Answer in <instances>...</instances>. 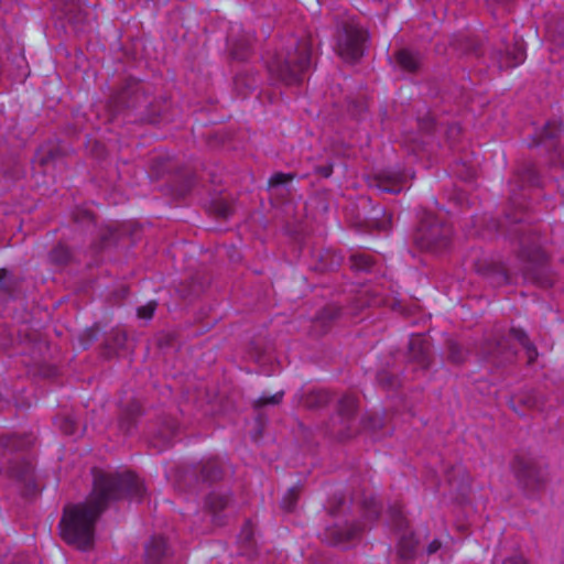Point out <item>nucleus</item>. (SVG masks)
Listing matches in <instances>:
<instances>
[{
  "mask_svg": "<svg viewBox=\"0 0 564 564\" xmlns=\"http://www.w3.org/2000/svg\"><path fill=\"white\" fill-rule=\"evenodd\" d=\"M93 490L85 502L64 508L59 522L62 539L80 551L94 545L95 524L109 503L122 498L140 501L143 482L133 473H105L93 469Z\"/></svg>",
  "mask_w": 564,
  "mask_h": 564,
  "instance_id": "obj_1",
  "label": "nucleus"
},
{
  "mask_svg": "<svg viewBox=\"0 0 564 564\" xmlns=\"http://www.w3.org/2000/svg\"><path fill=\"white\" fill-rule=\"evenodd\" d=\"M516 194L510 196V207L513 212H507L503 220L491 219L490 228L502 232L509 239H517L519 245L518 259L521 262L520 272L524 281L542 288L553 285V276L547 267V258L541 248L540 236L534 227L524 221L522 209Z\"/></svg>",
  "mask_w": 564,
  "mask_h": 564,
  "instance_id": "obj_2",
  "label": "nucleus"
},
{
  "mask_svg": "<svg viewBox=\"0 0 564 564\" xmlns=\"http://www.w3.org/2000/svg\"><path fill=\"white\" fill-rule=\"evenodd\" d=\"M108 106L112 115L134 111L137 120L149 123H156L167 108L166 100H149L148 87L132 77L110 97Z\"/></svg>",
  "mask_w": 564,
  "mask_h": 564,
  "instance_id": "obj_3",
  "label": "nucleus"
},
{
  "mask_svg": "<svg viewBox=\"0 0 564 564\" xmlns=\"http://www.w3.org/2000/svg\"><path fill=\"white\" fill-rule=\"evenodd\" d=\"M312 44L307 39L294 40L290 50L276 54L268 63L272 79L285 85H299L311 66Z\"/></svg>",
  "mask_w": 564,
  "mask_h": 564,
  "instance_id": "obj_4",
  "label": "nucleus"
},
{
  "mask_svg": "<svg viewBox=\"0 0 564 564\" xmlns=\"http://www.w3.org/2000/svg\"><path fill=\"white\" fill-rule=\"evenodd\" d=\"M452 235L453 229L448 223L426 213L419 223L414 242L422 250L438 253L448 248Z\"/></svg>",
  "mask_w": 564,
  "mask_h": 564,
  "instance_id": "obj_5",
  "label": "nucleus"
},
{
  "mask_svg": "<svg viewBox=\"0 0 564 564\" xmlns=\"http://www.w3.org/2000/svg\"><path fill=\"white\" fill-rule=\"evenodd\" d=\"M513 471L519 487L525 495L544 490L549 482L546 465L533 457L517 456L513 462Z\"/></svg>",
  "mask_w": 564,
  "mask_h": 564,
  "instance_id": "obj_6",
  "label": "nucleus"
},
{
  "mask_svg": "<svg viewBox=\"0 0 564 564\" xmlns=\"http://www.w3.org/2000/svg\"><path fill=\"white\" fill-rule=\"evenodd\" d=\"M564 127L557 119L549 120L541 131L536 132L529 148L542 147L545 152L551 154L550 164L552 166L564 165Z\"/></svg>",
  "mask_w": 564,
  "mask_h": 564,
  "instance_id": "obj_7",
  "label": "nucleus"
},
{
  "mask_svg": "<svg viewBox=\"0 0 564 564\" xmlns=\"http://www.w3.org/2000/svg\"><path fill=\"white\" fill-rule=\"evenodd\" d=\"M6 475L20 486L21 494L24 497H30L37 492L35 466L29 456L10 458L6 468Z\"/></svg>",
  "mask_w": 564,
  "mask_h": 564,
  "instance_id": "obj_8",
  "label": "nucleus"
},
{
  "mask_svg": "<svg viewBox=\"0 0 564 564\" xmlns=\"http://www.w3.org/2000/svg\"><path fill=\"white\" fill-rule=\"evenodd\" d=\"M368 33L364 29L346 24L337 36V52L341 58L356 62L364 55V44Z\"/></svg>",
  "mask_w": 564,
  "mask_h": 564,
  "instance_id": "obj_9",
  "label": "nucleus"
},
{
  "mask_svg": "<svg viewBox=\"0 0 564 564\" xmlns=\"http://www.w3.org/2000/svg\"><path fill=\"white\" fill-rule=\"evenodd\" d=\"M480 356L496 368L506 367L516 361L518 350L510 344L509 338L499 336L486 339L479 350Z\"/></svg>",
  "mask_w": 564,
  "mask_h": 564,
  "instance_id": "obj_10",
  "label": "nucleus"
},
{
  "mask_svg": "<svg viewBox=\"0 0 564 564\" xmlns=\"http://www.w3.org/2000/svg\"><path fill=\"white\" fill-rule=\"evenodd\" d=\"M358 410V399L351 394H344L337 403V414L333 419L332 433L345 440L352 435L354 423Z\"/></svg>",
  "mask_w": 564,
  "mask_h": 564,
  "instance_id": "obj_11",
  "label": "nucleus"
},
{
  "mask_svg": "<svg viewBox=\"0 0 564 564\" xmlns=\"http://www.w3.org/2000/svg\"><path fill=\"white\" fill-rule=\"evenodd\" d=\"M491 59L499 69H510L522 64L527 57L525 44L521 37H514L512 43L501 41L490 53Z\"/></svg>",
  "mask_w": 564,
  "mask_h": 564,
  "instance_id": "obj_12",
  "label": "nucleus"
},
{
  "mask_svg": "<svg viewBox=\"0 0 564 564\" xmlns=\"http://www.w3.org/2000/svg\"><path fill=\"white\" fill-rule=\"evenodd\" d=\"M224 466L217 458H209L200 462L198 465L187 468L184 475L181 476V480L188 486L196 484H213L220 480L224 477Z\"/></svg>",
  "mask_w": 564,
  "mask_h": 564,
  "instance_id": "obj_13",
  "label": "nucleus"
},
{
  "mask_svg": "<svg viewBox=\"0 0 564 564\" xmlns=\"http://www.w3.org/2000/svg\"><path fill=\"white\" fill-rule=\"evenodd\" d=\"M364 530L365 525L359 522L335 523L325 528L322 539L328 544L339 545L358 539Z\"/></svg>",
  "mask_w": 564,
  "mask_h": 564,
  "instance_id": "obj_14",
  "label": "nucleus"
},
{
  "mask_svg": "<svg viewBox=\"0 0 564 564\" xmlns=\"http://www.w3.org/2000/svg\"><path fill=\"white\" fill-rule=\"evenodd\" d=\"M178 431L177 422L170 416H163L150 432L149 443L159 452L167 448Z\"/></svg>",
  "mask_w": 564,
  "mask_h": 564,
  "instance_id": "obj_15",
  "label": "nucleus"
},
{
  "mask_svg": "<svg viewBox=\"0 0 564 564\" xmlns=\"http://www.w3.org/2000/svg\"><path fill=\"white\" fill-rule=\"evenodd\" d=\"M35 442L32 433H4L0 435V455L7 457L13 454L26 453Z\"/></svg>",
  "mask_w": 564,
  "mask_h": 564,
  "instance_id": "obj_16",
  "label": "nucleus"
},
{
  "mask_svg": "<svg viewBox=\"0 0 564 564\" xmlns=\"http://www.w3.org/2000/svg\"><path fill=\"white\" fill-rule=\"evenodd\" d=\"M412 175L406 172L399 171H382L373 178V186L382 193L399 194L408 184Z\"/></svg>",
  "mask_w": 564,
  "mask_h": 564,
  "instance_id": "obj_17",
  "label": "nucleus"
},
{
  "mask_svg": "<svg viewBox=\"0 0 564 564\" xmlns=\"http://www.w3.org/2000/svg\"><path fill=\"white\" fill-rule=\"evenodd\" d=\"M475 270L492 286H501L511 283V275L501 263L487 259L478 260L475 262Z\"/></svg>",
  "mask_w": 564,
  "mask_h": 564,
  "instance_id": "obj_18",
  "label": "nucleus"
},
{
  "mask_svg": "<svg viewBox=\"0 0 564 564\" xmlns=\"http://www.w3.org/2000/svg\"><path fill=\"white\" fill-rule=\"evenodd\" d=\"M394 66L408 74H419L423 67V55L408 47L394 52Z\"/></svg>",
  "mask_w": 564,
  "mask_h": 564,
  "instance_id": "obj_19",
  "label": "nucleus"
},
{
  "mask_svg": "<svg viewBox=\"0 0 564 564\" xmlns=\"http://www.w3.org/2000/svg\"><path fill=\"white\" fill-rule=\"evenodd\" d=\"M409 358L416 362L422 369L430 366V343L422 335H413L409 341Z\"/></svg>",
  "mask_w": 564,
  "mask_h": 564,
  "instance_id": "obj_20",
  "label": "nucleus"
},
{
  "mask_svg": "<svg viewBox=\"0 0 564 564\" xmlns=\"http://www.w3.org/2000/svg\"><path fill=\"white\" fill-rule=\"evenodd\" d=\"M141 405L137 401H130L122 410L118 421V427L124 435H130L137 426L138 417L141 416Z\"/></svg>",
  "mask_w": 564,
  "mask_h": 564,
  "instance_id": "obj_21",
  "label": "nucleus"
},
{
  "mask_svg": "<svg viewBox=\"0 0 564 564\" xmlns=\"http://www.w3.org/2000/svg\"><path fill=\"white\" fill-rule=\"evenodd\" d=\"M512 409L519 413L520 415H524L523 413L519 412V410L516 408L514 403H518L520 405H523L528 409H534V410H541L544 404V397L533 389H528L521 391L519 394L514 395L510 400Z\"/></svg>",
  "mask_w": 564,
  "mask_h": 564,
  "instance_id": "obj_22",
  "label": "nucleus"
},
{
  "mask_svg": "<svg viewBox=\"0 0 564 564\" xmlns=\"http://www.w3.org/2000/svg\"><path fill=\"white\" fill-rule=\"evenodd\" d=\"M167 554V545L162 536H152L144 545L145 564H161Z\"/></svg>",
  "mask_w": 564,
  "mask_h": 564,
  "instance_id": "obj_23",
  "label": "nucleus"
},
{
  "mask_svg": "<svg viewBox=\"0 0 564 564\" xmlns=\"http://www.w3.org/2000/svg\"><path fill=\"white\" fill-rule=\"evenodd\" d=\"M228 45L232 58L245 61L251 53V36L243 35L241 39H235L234 29L231 28L228 35Z\"/></svg>",
  "mask_w": 564,
  "mask_h": 564,
  "instance_id": "obj_24",
  "label": "nucleus"
},
{
  "mask_svg": "<svg viewBox=\"0 0 564 564\" xmlns=\"http://www.w3.org/2000/svg\"><path fill=\"white\" fill-rule=\"evenodd\" d=\"M417 540L412 532H403L397 545V554L403 563H410L415 558Z\"/></svg>",
  "mask_w": 564,
  "mask_h": 564,
  "instance_id": "obj_25",
  "label": "nucleus"
},
{
  "mask_svg": "<svg viewBox=\"0 0 564 564\" xmlns=\"http://www.w3.org/2000/svg\"><path fill=\"white\" fill-rule=\"evenodd\" d=\"M509 334L524 348L528 356V362L532 364L538 357V349L530 340L527 332L520 327H511Z\"/></svg>",
  "mask_w": 564,
  "mask_h": 564,
  "instance_id": "obj_26",
  "label": "nucleus"
},
{
  "mask_svg": "<svg viewBox=\"0 0 564 564\" xmlns=\"http://www.w3.org/2000/svg\"><path fill=\"white\" fill-rule=\"evenodd\" d=\"M258 85L254 75L248 73H239L234 78V90L238 96L246 98Z\"/></svg>",
  "mask_w": 564,
  "mask_h": 564,
  "instance_id": "obj_27",
  "label": "nucleus"
},
{
  "mask_svg": "<svg viewBox=\"0 0 564 564\" xmlns=\"http://www.w3.org/2000/svg\"><path fill=\"white\" fill-rule=\"evenodd\" d=\"M341 315V308L335 304H330L325 306L319 314L316 316L314 321V327L322 328L323 333H326L328 329L329 324L339 318Z\"/></svg>",
  "mask_w": 564,
  "mask_h": 564,
  "instance_id": "obj_28",
  "label": "nucleus"
},
{
  "mask_svg": "<svg viewBox=\"0 0 564 564\" xmlns=\"http://www.w3.org/2000/svg\"><path fill=\"white\" fill-rule=\"evenodd\" d=\"M329 402V393L324 390H313L305 393L301 403L304 408L310 410H318L326 406Z\"/></svg>",
  "mask_w": 564,
  "mask_h": 564,
  "instance_id": "obj_29",
  "label": "nucleus"
},
{
  "mask_svg": "<svg viewBox=\"0 0 564 564\" xmlns=\"http://www.w3.org/2000/svg\"><path fill=\"white\" fill-rule=\"evenodd\" d=\"M350 268L356 272H372L376 261L371 254L354 252L349 257Z\"/></svg>",
  "mask_w": 564,
  "mask_h": 564,
  "instance_id": "obj_30",
  "label": "nucleus"
},
{
  "mask_svg": "<svg viewBox=\"0 0 564 564\" xmlns=\"http://www.w3.org/2000/svg\"><path fill=\"white\" fill-rule=\"evenodd\" d=\"M18 281L6 269H0V300L8 301L14 296Z\"/></svg>",
  "mask_w": 564,
  "mask_h": 564,
  "instance_id": "obj_31",
  "label": "nucleus"
},
{
  "mask_svg": "<svg viewBox=\"0 0 564 564\" xmlns=\"http://www.w3.org/2000/svg\"><path fill=\"white\" fill-rule=\"evenodd\" d=\"M234 210L232 200L226 197H217L209 204V212L220 219H228L234 214Z\"/></svg>",
  "mask_w": 564,
  "mask_h": 564,
  "instance_id": "obj_32",
  "label": "nucleus"
},
{
  "mask_svg": "<svg viewBox=\"0 0 564 564\" xmlns=\"http://www.w3.org/2000/svg\"><path fill=\"white\" fill-rule=\"evenodd\" d=\"M48 260L53 265L65 267L72 261V252L65 245L58 243L50 251Z\"/></svg>",
  "mask_w": 564,
  "mask_h": 564,
  "instance_id": "obj_33",
  "label": "nucleus"
},
{
  "mask_svg": "<svg viewBox=\"0 0 564 564\" xmlns=\"http://www.w3.org/2000/svg\"><path fill=\"white\" fill-rule=\"evenodd\" d=\"M62 153L57 147H42L35 155V161L43 167L54 164L61 159Z\"/></svg>",
  "mask_w": 564,
  "mask_h": 564,
  "instance_id": "obj_34",
  "label": "nucleus"
},
{
  "mask_svg": "<svg viewBox=\"0 0 564 564\" xmlns=\"http://www.w3.org/2000/svg\"><path fill=\"white\" fill-rule=\"evenodd\" d=\"M361 509L365 518L375 521L379 518L382 505L373 496H365L361 500Z\"/></svg>",
  "mask_w": 564,
  "mask_h": 564,
  "instance_id": "obj_35",
  "label": "nucleus"
},
{
  "mask_svg": "<svg viewBox=\"0 0 564 564\" xmlns=\"http://www.w3.org/2000/svg\"><path fill=\"white\" fill-rule=\"evenodd\" d=\"M446 348L447 360L454 365H462L468 356V350L453 339L446 341Z\"/></svg>",
  "mask_w": 564,
  "mask_h": 564,
  "instance_id": "obj_36",
  "label": "nucleus"
},
{
  "mask_svg": "<svg viewBox=\"0 0 564 564\" xmlns=\"http://www.w3.org/2000/svg\"><path fill=\"white\" fill-rule=\"evenodd\" d=\"M517 178L522 185H539V175L532 163L523 164L517 172Z\"/></svg>",
  "mask_w": 564,
  "mask_h": 564,
  "instance_id": "obj_37",
  "label": "nucleus"
},
{
  "mask_svg": "<svg viewBox=\"0 0 564 564\" xmlns=\"http://www.w3.org/2000/svg\"><path fill=\"white\" fill-rule=\"evenodd\" d=\"M318 258L321 260L318 268L321 271H333L337 269L341 262V257L332 250L321 252Z\"/></svg>",
  "mask_w": 564,
  "mask_h": 564,
  "instance_id": "obj_38",
  "label": "nucleus"
},
{
  "mask_svg": "<svg viewBox=\"0 0 564 564\" xmlns=\"http://www.w3.org/2000/svg\"><path fill=\"white\" fill-rule=\"evenodd\" d=\"M230 497L227 495L213 492L207 498L208 508L216 514L228 507Z\"/></svg>",
  "mask_w": 564,
  "mask_h": 564,
  "instance_id": "obj_39",
  "label": "nucleus"
},
{
  "mask_svg": "<svg viewBox=\"0 0 564 564\" xmlns=\"http://www.w3.org/2000/svg\"><path fill=\"white\" fill-rule=\"evenodd\" d=\"M377 381L382 388L387 390H393L400 386V379L398 376L391 373L388 370H380L377 373Z\"/></svg>",
  "mask_w": 564,
  "mask_h": 564,
  "instance_id": "obj_40",
  "label": "nucleus"
},
{
  "mask_svg": "<svg viewBox=\"0 0 564 564\" xmlns=\"http://www.w3.org/2000/svg\"><path fill=\"white\" fill-rule=\"evenodd\" d=\"M127 334L123 330L115 329L112 330L106 339V346L109 349H119L126 345Z\"/></svg>",
  "mask_w": 564,
  "mask_h": 564,
  "instance_id": "obj_41",
  "label": "nucleus"
},
{
  "mask_svg": "<svg viewBox=\"0 0 564 564\" xmlns=\"http://www.w3.org/2000/svg\"><path fill=\"white\" fill-rule=\"evenodd\" d=\"M389 517L392 525L398 531H403L408 527L406 519L404 518L402 510L399 506H391L389 509Z\"/></svg>",
  "mask_w": 564,
  "mask_h": 564,
  "instance_id": "obj_42",
  "label": "nucleus"
},
{
  "mask_svg": "<svg viewBox=\"0 0 564 564\" xmlns=\"http://www.w3.org/2000/svg\"><path fill=\"white\" fill-rule=\"evenodd\" d=\"M65 17L69 23L74 24V26L77 31L83 30V25L86 21V14L83 13L80 8H75V7L69 8L66 11Z\"/></svg>",
  "mask_w": 564,
  "mask_h": 564,
  "instance_id": "obj_43",
  "label": "nucleus"
},
{
  "mask_svg": "<svg viewBox=\"0 0 564 564\" xmlns=\"http://www.w3.org/2000/svg\"><path fill=\"white\" fill-rule=\"evenodd\" d=\"M170 167V160L166 158L158 156L151 163V176L159 178Z\"/></svg>",
  "mask_w": 564,
  "mask_h": 564,
  "instance_id": "obj_44",
  "label": "nucleus"
},
{
  "mask_svg": "<svg viewBox=\"0 0 564 564\" xmlns=\"http://www.w3.org/2000/svg\"><path fill=\"white\" fill-rule=\"evenodd\" d=\"M295 177V173L276 172L269 178V187L286 185L291 183Z\"/></svg>",
  "mask_w": 564,
  "mask_h": 564,
  "instance_id": "obj_45",
  "label": "nucleus"
},
{
  "mask_svg": "<svg viewBox=\"0 0 564 564\" xmlns=\"http://www.w3.org/2000/svg\"><path fill=\"white\" fill-rule=\"evenodd\" d=\"M299 498V489L296 487H292L288 490V492L284 495L281 501V508L284 509L288 512H291Z\"/></svg>",
  "mask_w": 564,
  "mask_h": 564,
  "instance_id": "obj_46",
  "label": "nucleus"
},
{
  "mask_svg": "<svg viewBox=\"0 0 564 564\" xmlns=\"http://www.w3.org/2000/svg\"><path fill=\"white\" fill-rule=\"evenodd\" d=\"M283 395H284V392L279 391L271 397H261L253 402V408L256 410H259L267 405H276V404L281 403Z\"/></svg>",
  "mask_w": 564,
  "mask_h": 564,
  "instance_id": "obj_47",
  "label": "nucleus"
},
{
  "mask_svg": "<svg viewBox=\"0 0 564 564\" xmlns=\"http://www.w3.org/2000/svg\"><path fill=\"white\" fill-rule=\"evenodd\" d=\"M58 426L66 435H74L77 432V422L72 415H64L58 419Z\"/></svg>",
  "mask_w": 564,
  "mask_h": 564,
  "instance_id": "obj_48",
  "label": "nucleus"
},
{
  "mask_svg": "<svg viewBox=\"0 0 564 564\" xmlns=\"http://www.w3.org/2000/svg\"><path fill=\"white\" fill-rule=\"evenodd\" d=\"M367 108L368 106L364 98L348 100V110L355 117L361 116L364 112H366Z\"/></svg>",
  "mask_w": 564,
  "mask_h": 564,
  "instance_id": "obj_49",
  "label": "nucleus"
},
{
  "mask_svg": "<svg viewBox=\"0 0 564 564\" xmlns=\"http://www.w3.org/2000/svg\"><path fill=\"white\" fill-rule=\"evenodd\" d=\"M462 469L457 467H453L447 476V480L452 487H455L458 491L464 492L465 488L468 487L469 477L465 475L460 481V484L455 485V480L452 477V474H460Z\"/></svg>",
  "mask_w": 564,
  "mask_h": 564,
  "instance_id": "obj_50",
  "label": "nucleus"
},
{
  "mask_svg": "<svg viewBox=\"0 0 564 564\" xmlns=\"http://www.w3.org/2000/svg\"><path fill=\"white\" fill-rule=\"evenodd\" d=\"M116 236H117L116 230H113L111 228H106L105 230H102L100 234L99 248L104 249V248L108 247L109 245H111L112 242H115Z\"/></svg>",
  "mask_w": 564,
  "mask_h": 564,
  "instance_id": "obj_51",
  "label": "nucleus"
},
{
  "mask_svg": "<svg viewBox=\"0 0 564 564\" xmlns=\"http://www.w3.org/2000/svg\"><path fill=\"white\" fill-rule=\"evenodd\" d=\"M156 308L155 302H149L145 305L138 307V317L149 319L153 316Z\"/></svg>",
  "mask_w": 564,
  "mask_h": 564,
  "instance_id": "obj_52",
  "label": "nucleus"
},
{
  "mask_svg": "<svg viewBox=\"0 0 564 564\" xmlns=\"http://www.w3.org/2000/svg\"><path fill=\"white\" fill-rule=\"evenodd\" d=\"M344 503L345 498L343 495H334L330 500V506L328 508L329 514L336 516L340 511V508Z\"/></svg>",
  "mask_w": 564,
  "mask_h": 564,
  "instance_id": "obj_53",
  "label": "nucleus"
},
{
  "mask_svg": "<svg viewBox=\"0 0 564 564\" xmlns=\"http://www.w3.org/2000/svg\"><path fill=\"white\" fill-rule=\"evenodd\" d=\"M240 539L242 540V542L245 544H247V545L251 544L252 539H253V531H252V528L250 527V521H248L246 523V525L242 528L241 533H240Z\"/></svg>",
  "mask_w": 564,
  "mask_h": 564,
  "instance_id": "obj_54",
  "label": "nucleus"
},
{
  "mask_svg": "<svg viewBox=\"0 0 564 564\" xmlns=\"http://www.w3.org/2000/svg\"><path fill=\"white\" fill-rule=\"evenodd\" d=\"M333 163L328 162L324 165H318L315 167V173L327 178L333 174Z\"/></svg>",
  "mask_w": 564,
  "mask_h": 564,
  "instance_id": "obj_55",
  "label": "nucleus"
},
{
  "mask_svg": "<svg viewBox=\"0 0 564 564\" xmlns=\"http://www.w3.org/2000/svg\"><path fill=\"white\" fill-rule=\"evenodd\" d=\"M419 126L422 130L430 132L434 127V120L431 117L419 119Z\"/></svg>",
  "mask_w": 564,
  "mask_h": 564,
  "instance_id": "obj_56",
  "label": "nucleus"
},
{
  "mask_svg": "<svg viewBox=\"0 0 564 564\" xmlns=\"http://www.w3.org/2000/svg\"><path fill=\"white\" fill-rule=\"evenodd\" d=\"M501 564H529L522 555H513L502 561Z\"/></svg>",
  "mask_w": 564,
  "mask_h": 564,
  "instance_id": "obj_57",
  "label": "nucleus"
},
{
  "mask_svg": "<svg viewBox=\"0 0 564 564\" xmlns=\"http://www.w3.org/2000/svg\"><path fill=\"white\" fill-rule=\"evenodd\" d=\"M441 546L442 543L438 540H433L427 546V553L434 554L441 549Z\"/></svg>",
  "mask_w": 564,
  "mask_h": 564,
  "instance_id": "obj_58",
  "label": "nucleus"
},
{
  "mask_svg": "<svg viewBox=\"0 0 564 564\" xmlns=\"http://www.w3.org/2000/svg\"><path fill=\"white\" fill-rule=\"evenodd\" d=\"M456 173L465 180H471L475 175V171L471 167H467L465 173H462L458 170L456 171Z\"/></svg>",
  "mask_w": 564,
  "mask_h": 564,
  "instance_id": "obj_59",
  "label": "nucleus"
},
{
  "mask_svg": "<svg viewBox=\"0 0 564 564\" xmlns=\"http://www.w3.org/2000/svg\"><path fill=\"white\" fill-rule=\"evenodd\" d=\"M390 223H391V215H389V218L381 221V223H378L377 224V228L379 230H387L389 227H390Z\"/></svg>",
  "mask_w": 564,
  "mask_h": 564,
  "instance_id": "obj_60",
  "label": "nucleus"
},
{
  "mask_svg": "<svg viewBox=\"0 0 564 564\" xmlns=\"http://www.w3.org/2000/svg\"><path fill=\"white\" fill-rule=\"evenodd\" d=\"M12 564H28L23 556L15 557Z\"/></svg>",
  "mask_w": 564,
  "mask_h": 564,
  "instance_id": "obj_61",
  "label": "nucleus"
},
{
  "mask_svg": "<svg viewBox=\"0 0 564 564\" xmlns=\"http://www.w3.org/2000/svg\"><path fill=\"white\" fill-rule=\"evenodd\" d=\"M459 131H460V128L458 126H452L449 128V133L451 134H457V133H459Z\"/></svg>",
  "mask_w": 564,
  "mask_h": 564,
  "instance_id": "obj_62",
  "label": "nucleus"
},
{
  "mask_svg": "<svg viewBox=\"0 0 564 564\" xmlns=\"http://www.w3.org/2000/svg\"><path fill=\"white\" fill-rule=\"evenodd\" d=\"M83 217L88 219L89 221H93V214L89 212H84Z\"/></svg>",
  "mask_w": 564,
  "mask_h": 564,
  "instance_id": "obj_63",
  "label": "nucleus"
},
{
  "mask_svg": "<svg viewBox=\"0 0 564 564\" xmlns=\"http://www.w3.org/2000/svg\"><path fill=\"white\" fill-rule=\"evenodd\" d=\"M75 221H79V217L77 215L75 216Z\"/></svg>",
  "mask_w": 564,
  "mask_h": 564,
  "instance_id": "obj_64",
  "label": "nucleus"
}]
</instances>
